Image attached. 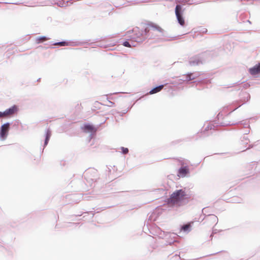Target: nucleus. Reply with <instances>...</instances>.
Listing matches in <instances>:
<instances>
[{
	"label": "nucleus",
	"mask_w": 260,
	"mask_h": 260,
	"mask_svg": "<svg viewBox=\"0 0 260 260\" xmlns=\"http://www.w3.org/2000/svg\"><path fill=\"white\" fill-rule=\"evenodd\" d=\"M51 136V132L50 131V129H47L46 131V133H45V139L44 144V147L46 146H47V145L48 144L49 140V139L50 138Z\"/></svg>",
	"instance_id": "obj_11"
},
{
	"label": "nucleus",
	"mask_w": 260,
	"mask_h": 260,
	"mask_svg": "<svg viewBox=\"0 0 260 260\" xmlns=\"http://www.w3.org/2000/svg\"><path fill=\"white\" fill-rule=\"evenodd\" d=\"M243 96L245 99L243 101V103L242 104V105L244 103H246V102H247L250 99V98L249 94L248 93H246V92H245L243 93Z\"/></svg>",
	"instance_id": "obj_19"
},
{
	"label": "nucleus",
	"mask_w": 260,
	"mask_h": 260,
	"mask_svg": "<svg viewBox=\"0 0 260 260\" xmlns=\"http://www.w3.org/2000/svg\"><path fill=\"white\" fill-rule=\"evenodd\" d=\"M164 87V85H160L158 86H156L153 89H152L150 91L149 93L150 94L156 93L159 91H160Z\"/></svg>",
	"instance_id": "obj_12"
},
{
	"label": "nucleus",
	"mask_w": 260,
	"mask_h": 260,
	"mask_svg": "<svg viewBox=\"0 0 260 260\" xmlns=\"http://www.w3.org/2000/svg\"><path fill=\"white\" fill-rule=\"evenodd\" d=\"M188 74H189V80H191L195 79L196 78H197L199 76V73H188Z\"/></svg>",
	"instance_id": "obj_18"
},
{
	"label": "nucleus",
	"mask_w": 260,
	"mask_h": 260,
	"mask_svg": "<svg viewBox=\"0 0 260 260\" xmlns=\"http://www.w3.org/2000/svg\"><path fill=\"white\" fill-rule=\"evenodd\" d=\"M5 116H7L6 111H5L4 112L0 111V117H5Z\"/></svg>",
	"instance_id": "obj_26"
},
{
	"label": "nucleus",
	"mask_w": 260,
	"mask_h": 260,
	"mask_svg": "<svg viewBox=\"0 0 260 260\" xmlns=\"http://www.w3.org/2000/svg\"><path fill=\"white\" fill-rule=\"evenodd\" d=\"M10 125L9 122H7L1 126L0 128V139L2 140H4L7 138L10 129Z\"/></svg>",
	"instance_id": "obj_4"
},
{
	"label": "nucleus",
	"mask_w": 260,
	"mask_h": 260,
	"mask_svg": "<svg viewBox=\"0 0 260 260\" xmlns=\"http://www.w3.org/2000/svg\"><path fill=\"white\" fill-rule=\"evenodd\" d=\"M249 72L252 75H255L260 73V63L256 64L253 67L250 68Z\"/></svg>",
	"instance_id": "obj_7"
},
{
	"label": "nucleus",
	"mask_w": 260,
	"mask_h": 260,
	"mask_svg": "<svg viewBox=\"0 0 260 260\" xmlns=\"http://www.w3.org/2000/svg\"><path fill=\"white\" fill-rule=\"evenodd\" d=\"M47 40V38L45 36L39 37L38 39V40H39V41H46Z\"/></svg>",
	"instance_id": "obj_25"
},
{
	"label": "nucleus",
	"mask_w": 260,
	"mask_h": 260,
	"mask_svg": "<svg viewBox=\"0 0 260 260\" xmlns=\"http://www.w3.org/2000/svg\"><path fill=\"white\" fill-rule=\"evenodd\" d=\"M217 230L216 229H213L212 231V234L211 235V237L212 236L213 234H216L217 233Z\"/></svg>",
	"instance_id": "obj_29"
},
{
	"label": "nucleus",
	"mask_w": 260,
	"mask_h": 260,
	"mask_svg": "<svg viewBox=\"0 0 260 260\" xmlns=\"http://www.w3.org/2000/svg\"><path fill=\"white\" fill-rule=\"evenodd\" d=\"M121 150H122V153L124 154H126L128 152V149L127 148L121 147Z\"/></svg>",
	"instance_id": "obj_23"
},
{
	"label": "nucleus",
	"mask_w": 260,
	"mask_h": 260,
	"mask_svg": "<svg viewBox=\"0 0 260 260\" xmlns=\"http://www.w3.org/2000/svg\"><path fill=\"white\" fill-rule=\"evenodd\" d=\"M208 0H187L188 5H198L204 3Z\"/></svg>",
	"instance_id": "obj_13"
},
{
	"label": "nucleus",
	"mask_w": 260,
	"mask_h": 260,
	"mask_svg": "<svg viewBox=\"0 0 260 260\" xmlns=\"http://www.w3.org/2000/svg\"><path fill=\"white\" fill-rule=\"evenodd\" d=\"M215 127V126L213 124H208L205 128V130L206 131H208L209 130H211L212 129H214Z\"/></svg>",
	"instance_id": "obj_21"
},
{
	"label": "nucleus",
	"mask_w": 260,
	"mask_h": 260,
	"mask_svg": "<svg viewBox=\"0 0 260 260\" xmlns=\"http://www.w3.org/2000/svg\"><path fill=\"white\" fill-rule=\"evenodd\" d=\"M202 60L199 56H194L190 58L189 63L191 66H194L202 63Z\"/></svg>",
	"instance_id": "obj_6"
},
{
	"label": "nucleus",
	"mask_w": 260,
	"mask_h": 260,
	"mask_svg": "<svg viewBox=\"0 0 260 260\" xmlns=\"http://www.w3.org/2000/svg\"><path fill=\"white\" fill-rule=\"evenodd\" d=\"M157 231L159 238H164L170 235V233H166L164 231H161L159 228H158Z\"/></svg>",
	"instance_id": "obj_14"
},
{
	"label": "nucleus",
	"mask_w": 260,
	"mask_h": 260,
	"mask_svg": "<svg viewBox=\"0 0 260 260\" xmlns=\"http://www.w3.org/2000/svg\"><path fill=\"white\" fill-rule=\"evenodd\" d=\"M17 110V107L15 105L5 110L7 116L12 115Z\"/></svg>",
	"instance_id": "obj_9"
},
{
	"label": "nucleus",
	"mask_w": 260,
	"mask_h": 260,
	"mask_svg": "<svg viewBox=\"0 0 260 260\" xmlns=\"http://www.w3.org/2000/svg\"><path fill=\"white\" fill-rule=\"evenodd\" d=\"M209 218L213 223H215V224H217L218 222V218L216 216L214 215H209Z\"/></svg>",
	"instance_id": "obj_17"
},
{
	"label": "nucleus",
	"mask_w": 260,
	"mask_h": 260,
	"mask_svg": "<svg viewBox=\"0 0 260 260\" xmlns=\"http://www.w3.org/2000/svg\"><path fill=\"white\" fill-rule=\"evenodd\" d=\"M184 12V9H183L182 7L180 5H177L175 8V15L178 21V22L181 25L183 26L184 25L185 22L184 19L183 17V13Z\"/></svg>",
	"instance_id": "obj_3"
},
{
	"label": "nucleus",
	"mask_w": 260,
	"mask_h": 260,
	"mask_svg": "<svg viewBox=\"0 0 260 260\" xmlns=\"http://www.w3.org/2000/svg\"><path fill=\"white\" fill-rule=\"evenodd\" d=\"M189 173V170L186 167H183L180 168L178 170V173L180 176L184 177L187 174Z\"/></svg>",
	"instance_id": "obj_8"
},
{
	"label": "nucleus",
	"mask_w": 260,
	"mask_h": 260,
	"mask_svg": "<svg viewBox=\"0 0 260 260\" xmlns=\"http://www.w3.org/2000/svg\"><path fill=\"white\" fill-rule=\"evenodd\" d=\"M162 30V29L159 26L151 25L145 29L143 33L145 37H144L143 38L148 37L149 38H155V37L161 36Z\"/></svg>",
	"instance_id": "obj_2"
},
{
	"label": "nucleus",
	"mask_w": 260,
	"mask_h": 260,
	"mask_svg": "<svg viewBox=\"0 0 260 260\" xmlns=\"http://www.w3.org/2000/svg\"><path fill=\"white\" fill-rule=\"evenodd\" d=\"M81 128L83 131L85 133H90V139H92L93 136L95 134L96 129L94 128L93 125H90L89 124H85L83 126L81 127Z\"/></svg>",
	"instance_id": "obj_5"
},
{
	"label": "nucleus",
	"mask_w": 260,
	"mask_h": 260,
	"mask_svg": "<svg viewBox=\"0 0 260 260\" xmlns=\"http://www.w3.org/2000/svg\"><path fill=\"white\" fill-rule=\"evenodd\" d=\"M215 127V126L213 124H208L205 128V130L206 131H208L209 130H211L212 129H214Z\"/></svg>",
	"instance_id": "obj_22"
},
{
	"label": "nucleus",
	"mask_w": 260,
	"mask_h": 260,
	"mask_svg": "<svg viewBox=\"0 0 260 260\" xmlns=\"http://www.w3.org/2000/svg\"><path fill=\"white\" fill-rule=\"evenodd\" d=\"M54 45H59L60 46H67L68 45V43L66 41H62V42H59L54 43Z\"/></svg>",
	"instance_id": "obj_20"
},
{
	"label": "nucleus",
	"mask_w": 260,
	"mask_h": 260,
	"mask_svg": "<svg viewBox=\"0 0 260 260\" xmlns=\"http://www.w3.org/2000/svg\"><path fill=\"white\" fill-rule=\"evenodd\" d=\"M68 1H65L64 0L59 1L57 3V5L60 7H65L68 6Z\"/></svg>",
	"instance_id": "obj_15"
},
{
	"label": "nucleus",
	"mask_w": 260,
	"mask_h": 260,
	"mask_svg": "<svg viewBox=\"0 0 260 260\" xmlns=\"http://www.w3.org/2000/svg\"><path fill=\"white\" fill-rule=\"evenodd\" d=\"M191 81V80H189V74L188 73L185 76H184L182 78L179 79L178 80V82L177 83H181V82H185V81Z\"/></svg>",
	"instance_id": "obj_16"
},
{
	"label": "nucleus",
	"mask_w": 260,
	"mask_h": 260,
	"mask_svg": "<svg viewBox=\"0 0 260 260\" xmlns=\"http://www.w3.org/2000/svg\"><path fill=\"white\" fill-rule=\"evenodd\" d=\"M187 196L185 189L176 190L168 199L167 203L170 205L180 206V202L186 199Z\"/></svg>",
	"instance_id": "obj_1"
},
{
	"label": "nucleus",
	"mask_w": 260,
	"mask_h": 260,
	"mask_svg": "<svg viewBox=\"0 0 260 260\" xmlns=\"http://www.w3.org/2000/svg\"><path fill=\"white\" fill-rule=\"evenodd\" d=\"M207 31V29H206L205 30H204L203 32H206Z\"/></svg>",
	"instance_id": "obj_33"
},
{
	"label": "nucleus",
	"mask_w": 260,
	"mask_h": 260,
	"mask_svg": "<svg viewBox=\"0 0 260 260\" xmlns=\"http://www.w3.org/2000/svg\"><path fill=\"white\" fill-rule=\"evenodd\" d=\"M256 143H257V142H255L254 143L250 145L249 147H248V148H253V147H254L255 146H257V144H256Z\"/></svg>",
	"instance_id": "obj_28"
},
{
	"label": "nucleus",
	"mask_w": 260,
	"mask_h": 260,
	"mask_svg": "<svg viewBox=\"0 0 260 260\" xmlns=\"http://www.w3.org/2000/svg\"><path fill=\"white\" fill-rule=\"evenodd\" d=\"M243 139H245V140H247V138H246L245 137H243Z\"/></svg>",
	"instance_id": "obj_32"
},
{
	"label": "nucleus",
	"mask_w": 260,
	"mask_h": 260,
	"mask_svg": "<svg viewBox=\"0 0 260 260\" xmlns=\"http://www.w3.org/2000/svg\"><path fill=\"white\" fill-rule=\"evenodd\" d=\"M177 1L180 3H184L188 4V2H186L187 1V0H177Z\"/></svg>",
	"instance_id": "obj_27"
},
{
	"label": "nucleus",
	"mask_w": 260,
	"mask_h": 260,
	"mask_svg": "<svg viewBox=\"0 0 260 260\" xmlns=\"http://www.w3.org/2000/svg\"><path fill=\"white\" fill-rule=\"evenodd\" d=\"M123 45L126 47H131V45L130 44L129 42L128 41H125L123 43Z\"/></svg>",
	"instance_id": "obj_24"
},
{
	"label": "nucleus",
	"mask_w": 260,
	"mask_h": 260,
	"mask_svg": "<svg viewBox=\"0 0 260 260\" xmlns=\"http://www.w3.org/2000/svg\"><path fill=\"white\" fill-rule=\"evenodd\" d=\"M149 0H142L139 2V3H147L149 2Z\"/></svg>",
	"instance_id": "obj_30"
},
{
	"label": "nucleus",
	"mask_w": 260,
	"mask_h": 260,
	"mask_svg": "<svg viewBox=\"0 0 260 260\" xmlns=\"http://www.w3.org/2000/svg\"><path fill=\"white\" fill-rule=\"evenodd\" d=\"M191 227L190 223L184 224L181 227V231H183L185 233H188L191 231Z\"/></svg>",
	"instance_id": "obj_10"
},
{
	"label": "nucleus",
	"mask_w": 260,
	"mask_h": 260,
	"mask_svg": "<svg viewBox=\"0 0 260 260\" xmlns=\"http://www.w3.org/2000/svg\"><path fill=\"white\" fill-rule=\"evenodd\" d=\"M109 102L110 104V105H110V106H111L112 105H113L114 104V103L111 101H109Z\"/></svg>",
	"instance_id": "obj_31"
}]
</instances>
